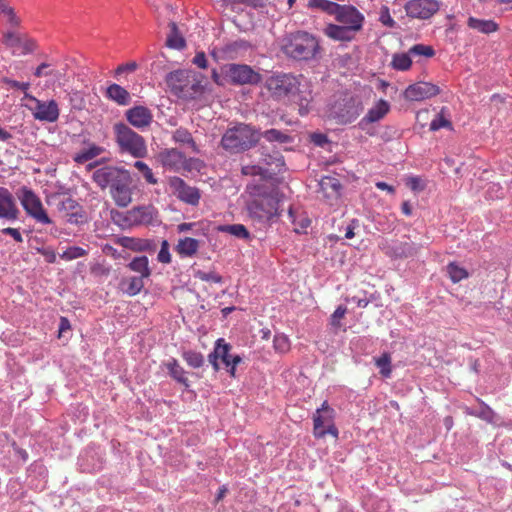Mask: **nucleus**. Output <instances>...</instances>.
I'll return each instance as SVG.
<instances>
[{
	"label": "nucleus",
	"instance_id": "nucleus-1",
	"mask_svg": "<svg viewBox=\"0 0 512 512\" xmlns=\"http://www.w3.org/2000/svg\"><path fill=\"white\" fill-rule=\"evenodd\" d=\"M247 211L249 217L262 225L278 220L281 195L275 185L265 179L254 180L246 186Z\"/></svg>",
	"mask_w": 512,
	"mask_h": 512
},
{
	"label": "nucleus",
	"instance_id": "nucleus-2",
	"mask_svg": "<svg viewBox=\"0 0 512 512\" xmlns=\"http://www.w3.org/2000/svg\"><path fill=\"white\" fill-rule=\"evenodd\" d=\"M265 87L275 99L289 98L296 102L301 115L308 112L312 101V91L309 82L303 75L275 74L266 80Z\"/></svg>",
	"mask_w": 512,
	"mask_h": 512
},
{
	"label": "nucleus",
	"instance_id": "nucleus-3",
	"mask_svg": "<svg viewBox=\"0 0 512 512\" xmlns=\"http://www.w3.org/2000/svg\"><path fill=\"white\" fill-rule=\"evenodd\" d=\"M92 179L100 188H110V195L118 207H127L132 202V177L128 170L105 166L94 171Z\"/></svg>",
	"mask_w": 512,
	"mask_h": 512
},
{
	"label": "nucleus",
	"instance_id": "nucleus-4",
	"mask_svg": "<svg viewBox=\"0 0 512 512\" xmlns=\"http://www.w3.org/2000/svg\"><path fill=\"white\" fill-rule=\"evenodd\" d=\"M165 82L169 91L185 102L198 100L204 93L202 76L193 70L172 71L167 74Z\"/></svg>",
	"mask_w": 512,
	"mask_h": 512
},
{
	"label": "nucleus",
	"instance_id": "nucleus-5",
	"mask_svg": "<svg viewBox=\"0 0 512 512\" xmlns=\"http://www.w3.org/2000/svg\"><path fill=\"white\" fill-rule=\"evenodd\" d=\"M281 48L285 55L298 61L315 58L321 49L318 39L306 31L287 34L283 38Z\"/></svg>",
	"mask_w": 512,
	"mask_h": 512
},
{
	"label": "nucleus",
	"instance_id": "nucleus-6",
	"mask_svg": "<svg viewBox=\"0 0 512 512\" xmlns=\"http://www.w3.org/2000/svg\"><path fill=\"white\" fill-rule=\"evenodd\" d=\"M115 142L121 153H127L134 158H143L148 153L146 141L143 136L134 131L123 122L113 126Z\"/></svg>",
	"mask_w": 512,
	"mask_h": 512
},
{
	"label": "nucleus",
	"instance_id": "nucleus-7",
	"mask_svg": "<svg viewBox=\"0 0 512 512\" xmlns=\"http://www.w3.org/2000/svg\"><path fill=\"white\" fill-rule=\"evenodd\" d=\"M259 140V132L245 124H239L233 129L226 130V150L244 151L251 148Z\"/></svg>",
	"mask_w": 512,
	"mask_h": 512
},
{
	"label": "nucleus",
	"instance_id": "nucleus-8",
	"mask_svg": "<svg viewBox=\"0 0 512 512\" xmlns=\"http://www.w3.org/2000/svg\"><path fill=\"white\" fill-rule=\"evenodd\" d=\"M17 196L27 215L32 217L38 223L51 224L52 221L47 215L41 199L36 195L34 191L24 186L18 190Z\"/></svg>",
	"mask_w": 512,
	"mask_h": 512
},
{
	"label": "nucleus",
	"instance_id": "nucleus-9",
	"mask_svg": "<svg viewBox=\"0 0 512 512\" xmlns=\"http://www.w3.org/2000/svg\"><path fill=\"white\" fill-rule=\"evenodd\" d=\"M57 212L70 224H82L86 221L83 207L72 197L64 195L52 196Z\"/></svg>",
	"mask_w": 512,
	"mask_h": 512
},
{
	"label": "nucleus",
	"instance_id": "nucleus-10",
	"mask_svg": "<svg viewBox=\"0 0 512 512\" xmlns=\"http://www.w3.org/2000/svg\"><path fill=\"white\" fill-rule=\"evenodd\" d=\"M335 410L324 401L313 415V434L316 438H323L327 434L338 436V429L334 425Z\"/></svg>",
	"mask_w": 512,
	"mask_h": 512
},
{
	"label": "nucleus",
	"instance_id": "nucleus-11",
	"mask_svg": "<svg viewBox=\"0 0 512 512\" xmlns=\"http://www.w3.org/2000/svg\"><path fill=\"white\" fill-rule=\"evenodd\" d=\"M168 186L180 201L196 206L200 201V191L196 187L189 186L182 178L177 176L169 177Z\"/></svg>",
	"mask_w": 512,
	"mask_h": 512
},
{
	"label": "nucleus",
	"instance_id": "nucleus-12",
	"mask_svg": "<svg viewBox=\"0 0 512 512\" xmlns=\"http://www.w3.org/2000/svg\"><path fill=\"white\" fill-rule=\"evenodd\" d=\"M440 9L438 0H409L404 5L408 17L413 19H429Z\"/></svg>",
	"mask_w": 512,
	"mask_h": 512
},
{
	"label": "nucleus",
	"instance_id": "nucleus-13",
	"mask_svg": "<svg viewBox=\"0 0 512 512\" xmlns=\"http://www.w3.org/2000/svg\"><path fill=\"white\" fill-rule=\"evenodd\" d=\"M226 73L237 85H256L261 81V75L246 64H230Z\"/></svg>",
	"mask_w": 512,
	"mask_h": 512
},
{
	"label": "nucleus",
	"instance_id": "nucleus-14",
	"mask_svg": "<svg viewBox=\"0 0 512 512\" xmlns=\"http://www.w3.org/2000/svg\"><path fill=\"white\" fill-rule=\"evenodd\" d=\"M26 99H29L35 104V106L31 108L35 119L46 122H55L58 120L60 113L55 100L44 102L29 93H26Z\"/></svg>",
	"mask_w": 512,
	"mask_h": 512
},
{
	"label": "nucleus",
	"instance_id": "nucleus-15",
	"mask_svg": "<svg viewBox=\"0 0 512 512\" xmlns=\"http://www.w3.org/2000/svg\"><path fill=\"white\" fill-rule=\"evenodd\" d=\"M335 20L356 33L363 27L364 15L352 5H340Z\"/></svg>",
	"mask_w": 512,
	"mask_h": 512
},
{
	"label": "nucleus",
	"instance_id": "nucleus-16",
	"mask_svg": "<svg viewBox=\"0 0 512 512\" xmlns=\"http://www.w3.org/2000/svg\"><path fill=\"white\" fill-rule=\"evenodd\" d=\"M157 161L166 169L174 172L189 170L185 155L176 148H165L157 154Z\"/></svg>",
	"mask_w": 512,
	"mask_h": 512
},
{
	"label": "nucleus",
	"instance_id": "nucleus-17",
	"mask_svg": "<svg viewBox=\"0 0 512 512\" xmlns=\"http://www.w3.org/2000/svg\"><path fill=\"white\" fill-rule=\"evenodd\" d=\"M3 43L12 49L14 55H26L35 51L37 45L34 40L23 37L14 31L4 34Z\"/></svg>",
	"mask_w": 512,
	"mask_h": 512
},
{
	"label": "nucleus",
	"instance_id": "nucleus-18",
	"mask_svg": "<svg viewBox=\"0 0 512 512\" xmlns=\"http://www.w3.org/2000/svg\"><path fill=\"white\" fill-rule=\"evenodd\" d=\"M439 86L430 82H417L409 85L404 91V98L409 101H423L440 94Z\"/></svg>",
	"mask_w": 512,
	"mask_h": 512
},
{
	"label": "nucleus",
	"instance_id": "nucleus-19",
	"mask_svg": "<svg viewBox=\"0 0 512 512\" xmlns=\"http://www.w3.org/2000/svg\"><path fill=\"white\" fill-rule=\"evenodd\" d=\"M125 118L128 123L140 131H144L153 122V114L150 109L145 106H134L125 112Z\"/></svg>",
	"mask_w": 512,
	"mask_h": 512
},
{
	"label": "nucleus",
	"instance_id": "nucleus-20",
	"mask_svg": "<svg viewBox=\"0 0 512 512\" xmlns=\"http://www.w3.org/2000/svg\"><path fill=\"white\" fill-rule=\"evenodd\" d=\"M158 211L152 205L136 206L127 211L126 219L131 225H150L157 220Z\"/></svg>",
	"mask_w": 512,
	"mask_h": 512
},
{
	"label": "nucleus",
	"instance_id": "nucleus-21",
	"mask_svg": "<svg viewBox=\"0 0 512 512\" xmlns=\"http://www.w3.org/2000/svg\"><path fill=\"white\" fill-rule=\"evenodd\" d=\"M199 248V240L191 237H184L178 240L174 250L180 258H192L198 253Z\"/></svg>",
	"mask_w": 512,
	"mask_h": 512
},
{
	"label": "nucleus",
	"instance_id": "nucleus-22",
	"mask_svg": "<svg viewBox=\"0 0 512 512\" xmlns=\"http://www.w3.org/2000/svg\"><path fill=\"white\" fill-rule=\"evenodd\" d=\"M390 111V105L386 100L380 99L360 121V125L375 123L383 119Z\"/></svg>",
	"mask_w": 512,
	"mask_h": 512
},
{
	"label": "nucleus",
	"instance_id": "nucleus-23",
	"mask_svg": "<svg viewBox=\"0 0 512 512\" xmlns=\"http://www.w3.org/2000/svg\"><path fill=\"white\" fill-rule=\"evenodd\" d=\"M229 349L230 345L226 343V372H228L231 377L236 378L244 372L246 365L239 355L229 354Z\"/></svg>",
	"mask_w": 512,
	"mask_h": 512
},
{
	"label": "nucleus",
	"instance_id": "nucleus-24",
	"mask_svg": "<svg viewBox=\"0 0 512 512\" xmlns=\"http://www.w3.org/2000/svg\"><path fill=\"white\" fill-rule=\"evenodd\" d=\"M106 97L120 106L128 105L131 100L129 92L124 87L116 83L110 84L107 87Z\"/></svg>",
	"mask_w": 512,
	"mask_h": 512
},
{
	"label": "nucleus",
	"instance_id": "nucleus-25",
	"mask_svg": "<svg viewBox=\"0 0 512 512\" xmlns=\"http://www.w3.org/2000/svg\"><path fill=\"white\" fill-rule=\"evenodd\" d=\"M324 34L330 39L336 41H351L355 33L343 25L328 24L324 29Z\"/></svg>",
	"mask_w": 512,
	"mask_h": 512
},
{
	"label": "nucleus",
	"instance_id": "nucleus-26",
	"mask_svg": "<svg viewBox=\"0 0 512 512\" xmlns=\"http://www.w3.org/2000/svg\"><path fill=\"white\" fill-rule=\"evenodd\" d=\"M119 287L128 296H136L144 287V279L138 276L125 277L121 280Z\"/></svg>",
	"mask_w": 512,
	"mask_h": 512
},
{
	"label": "nucleus",
	"instance_id": "nucleus-27",
	"mask_svg": "<svg viewBox=\"0 0 512 512\" xmlns=\"http://www.w3.org/2000/svg\"><path fill=\"white\" fill-rule=\"evenodd\" d=\"M6 194L0 198V218L14 220L18 216V209L12 195L6 190Z\"/></svg>",
	"mask_w": 512,
	"mask_h": 512
},
{
	"label": "nucleus",
	"instance_id": "nucleus-28",
	"mask_svg": "<svg viewBox=\"0 0 512 512\" xmlns=\"http://www.w3.org/2000/svg\"><path fill=\"white\" fill-rule=\"evenodd\" d=\"M344 106L345 110L338 114L339 122L342 124L353 122L362 111L361 105L352 99L347 101Z\"/></svg>",
	"mask_w": 512,
	"mask_h": 512
},
{
	"label": "nucleus",
	"instance_id": "nucleus-29",
	"mask_svg": "<svg viewBox=\"0 0 512 512\" xmlns=\"http://www.w3.org/2000/svg\"><path fill=\"white\" fill-rule=\"evenodd\" d=\"M467 25L469 28L474 29L483 34H490L496 32L499 29V26L495 21L478 19L475 17H469Z\"/></svg>",
	"mask_w": 512,
	"mask_h": 512
},
{
	"label": "nucleus",
	"instance_id": "nucleus-30",
	"mask_svg": "<svg viewBox=\"0 0 512 512\" xmlns=\"http://www.w3.org/2000/svg\"><path fill=\"white\" fill-rule=\"evenodd\" d=\"M260 139L263 138L269 143L288 144L293 141V138L286 132L272 128L264 132H259Z\"/></svg>",
	"mask_w": 512,
	"mask_h": 512
},
{
	"label": "nucleus",
	"instance_id": "nucleus-31",
	"mask_svg": "<svg viewBox=\"0 0 512 512\" xmlns=\"http://www.w3.org/2000/svg\"><path fill=\"white\" fill-rule=\"evenodd\" d=\"M172 139L176 143L188 146L194 153L199 152L198 147L192 137V134L186 128L180 127L176 129L172 134Z\"/></svg>",
	"mask_w": 512,
	"mask_h": 512
},
{
	"label": "nucleus",
	"instance_id": "nucleus-32",
	"mask_svg": "<svg viewBox=\"0 0 512 512\" xmlns=\"http://www.w3.org/2000/svg\"><path fill=\"white\" fill-rule=\"evenodd\" d=\"M128 268L136 273H139L143 279L151 276V269L149 267V260L147 256L135 257L129 264Z\"/></svg>",
	"mask_w": 512,
	"mask_h": 512
},
{
	"label": "nucleus",
	"instance_id": "nucleus-33",
	"mask_svg": "<svg viewBox=\"0 0 512 512\" xmlns=\"http://www.w3.org/2000/svg\"><path fill=\"white\" fill-rule=\"evenodd\" d=\"M391 67L397 71H407L412 66V58L409 51L406 53H395L392 55Z\"/></svg>",
	"mask_w": 512,
	"mask_h": 512
},
{
	"label": "nucleus",
	"instance_id": "nucleus-34",
	"mask_svg": "<svg viewBox=\"0 0 512 512\" xmlns=\"http://www.w3.org/2000/svg\"><path fill=\"white\" fill-rule=\"evenodd\" d=\"M170 32L166 39V45L170 48L181 49L185 46V40L181 36L175 22L169 23Z\"/></svg>",
	"mask_w": 512,
	"mask_h": 512
},
{
	"label": "nucleus",
	"instance_id": "nucleus-35",
	"mask_svg": "<svg viewBox=\"0 0 512 512\" xmlns=\"http://www.w3.org/2000/svg\"><path fill=\"white\" fill-rule=\"evenodd\" d=\"M115 242L120 246L135 252L143 251L146 248L143 240L134 237L122 236L117 238Z\"/></svg>",
	"mask_w": 512,
	"mask_h": 512
},
{
	"label": "nucleus",
	"instance_id": "nucleus-36",
	"mask_svg": "<svg viewBox=\"0 0 512 512\" xmlns=\"http://www.w3.org/2000/svg\"><path fill=\"white\" fill-rule=\"evenodd\" d=\"M103 152V148L93 144L88 149H84L77 153L74 156V161L78 164H83L97 156H99Z\"/></svg>",
	"mask_w": 512,
	"mask_h": 512
},
{
	"label": "nucleus",
	"instance_id": "nucleus-37",
	"mask_svg": "<svg viewBox=\"0 0 512 512\" xmlns=\"http://www.w3.org/2000/svg\"><path fill=\"white\" fill-rule=\"evenodd\" d=\"M170 375L179 383L188 386V379L185 377L184 369L179 365L176 359H172L166 364Z\"/></svg>",
	"mask_w": 512,
	"mask_h": 512
},
{
	"label": "nucleus",
	"instance_id": "nucleus-38",
	"mask_svg": "<svg viewBox=\"0 0 512 512\" xmlns=\"http://www.w3.org/2000/svg\"><path fill=\"white\" fill-rule=\"evenodd\" d=\"M309 6L313 8H318L321 11L336 16L340 4L328 0H309Z\"/></svg>",
	"mask_w": 512,
	"mask_h": 512
},
{
	"label": "nucleus",
	"instance_id": "nucleus-39",
	"mask_svg": "<svg viewBox=\"0 0 512 512\" xmlns=\"http://www.w3.org/2000/svg\"><path fill=\"white\" fill-rule=\"evenodd\" d=\"M447 273L453 283H458L461 280L468 278L469 276L465 268L460 267L454 262H451L447 265Z\"/></svg>",
	"mask_w": 512,
	"mask_h": 512
},
{
	"label": "nucleus",
	"instance_id": "nucleus-40",
	"mask_svg": "<svg viewBox=\"0 0 512 512\" xmlns=\"http://www.w3.org/2000/svg\"><path fill=\"white\" fill-rule=\"evenodd\" d=\"M273 348L275 352L285 354L290 351L291 343L289 338L282 333H278L273 338Z\"/></svg>",
	"mask_w": 512,
	"mask_h": 512
},
{
	"label": "nucleus",
	"instance_id": "nucleus-41",
	"mask_svg": "<svg viewBox=\"0 0 512 512\" xmlns=\"http://www.w3.org/2000/svg\"><path fill=\"white\" fill-rule=\"evenodd\" d=\"M218 359L224 362V339L222 338L216 341L215 350L209 355V362L212 364L216 371H218L220 368Z\"/></svg>",
	"mask_w": 512,
	"mask_h": 512
},
{
	"label": "nucleus",
	"instance_id": "nucleus-42",
	"mask_svg": "<svg viewBox=\"0 0 512 512\" xmlns=\"http://www.w3.org/2000/svg\"><path fill=\"white\" fill-rule=\"evenodd\" d=\"M376 366L380 369V374L385 377L389 378L392 373L391 368V356L388 353L382 354L381 357L375 359Z\"/></svg>",
	"mask_w": 512,
	"mask_h": 512
},
{
	"label": "nucleus",
	"instance_id": "nucleus-43",
	"mask_svg": "<svg viewBox=\"0 0 512 512\" xmlns=\"http://www.w3.org/2000/svg\"><path fill=\"white\" fill-rule=\"evenodd\" d=\"M410 56L412 57H426L431 58L435 55V51L432 46L424 44L413 45L409 50Z\"/></svg>",
	"mask_w": 512,
	"mask_h": 512
},
{
	"label": "nucleus",
	"instance_id": "nucleus-44",
	"mask_svg": "<svg viewBox=\"0 0 512 512\" xmlns=\"http://www.w3.org/2000/svg\"><path fill=\"white\" fill-rule=\"evenodd\" d=\"M134 167L142 173L145 181L148 184L155 185L158 183L157 178L154 176L152 169L143 161H136Z\"/></svg>",
	"mask_w": 512,
	"mask_h": 512
},
{
	"label": "nucleus",
	"instance_id": "nucleus-45",
	"mask_svg": "<svg viewBox=\"0 0 512 512\" xmlns=\"http://www.w3.org/2000/svg\"><path fill=\"white\" fill-rule=\"evenodd\" d=\"M88 254V251L79 246H72L67 248L61 255V259L65 261H71L77 258L84 257Z\"/></svg>",
	"mask_w": 512,
	"mask_h": 512
},
{
	"label": "nucleus",
	"instance_id": "nucleus-46",
	"mask_svg": "<svg viewBox=\"0 0 512 512\" xmlns=\"http://www.w3.org/2000/svg\"><path fill=\"white\" fill-rule=\"evenodd\" d=\"M183 359L186 361V363L193 367V368H199L203 365L204 359L201 353L195 352V351H186L183 353Z\"/></svg>",
	"mask_w": 512,
	"mask_h": 512
},
{
	"label": "nucleus",
	"instance_id": "nucleus-47",
	"mask_svg": "<svg viewBox=\"0 0 512 512\" xmlns=\"http://www.w3.org/2000/svg\"><path fill=\"white\" fill-rule=\"evenodd\" d=\"M226 233H229L239 239H248L250 234L242 224L226 225Z\"/></svg>",
	"mask_w": 512,
	"mask_h": 512
},
{
	"label": "nucleus",
	"instance_id": "nucleus-48",
	"mask_svg": "<svg viewBox=\"0 0 512 512\" xmlns=\"http://www.w3.org/2000/svg\"><path fill=\"white\" fill-rule=\"evenodd\" d=\"M443 111L444 109L431 121L430 130L437 131L441 128H452V123L445 118Z\"/></svg>",
	"mask_w": 512,
	"mask_h": 512
},
{
	"label": "nucleus",
	"instance_id": "nucleus-49",
	"mask_svg": "<svg viewBox=\"0 0 512 512\" xmlns=\"http://www.w3.org/2000/svg\"><path fill=\"white\" fill-rule=\"evenodd\" d=\"M157 259L159 262L165 264H169L171 262V254L169 251V243L167 240L162 241L160 251L157 255Z\"/></svg>",
	"mask_w": 512,
	"mask_h": 512
},
{
	"label": "nucleus",
	"instance_id": "nucleus-50",
	"mask_svg": "<svg viewBox=\"0 0 512 512\" xmlns=\"http://www.w3.org/2000/svg\"><path fill=\"white\" fill-rule=\"evenodd\" d=\"M347 312L346 307L338 306L334 313L331 315L330 324L334 327H340V320L344 318Z\"/></svg>",
	"mask_w": 512,
	"mask_h": 512
},
{
	"label": "nucleus",
	"instance_id": "nucleus-51",
	"mask_svg": "<svg viewBox=\"0 0 512 512\" xmlns=\"http://www.w3.org/2000/svg\"><path fill=\"white\" fill-rule=\"evenodd\" d=\"M264 169L258 165H247L242 167V174L244 175H260L262 176L264 174Z\"/></svg>",
	"mask_w": 512,
	"mask_h": 512
},
{
	"label": "nucleus",
	"instance_id": "nucleus-52",
	"mask_svg": "<svg viewBox=\"0 0 512 512\" xmlns=\"http://www.w3.org/2000/svg\"><path fill=\"white\" fill-rule=\"evenodd\" d=\"M70 102L72 107L76 110H81L84 108V99L79 92L70 94Z\"/></svg>",
	"mask_w": 512,
	"mask_h": 512
},
{
	"label": "nucleus",
	"instance_id": "nucleus-53",
	"mask_svg": "<svg viewBox=\"0 0 512 512\" xmlns=\"http://www.w3.org/2000/svg\"><path fill=\"white\" fill-rule=\"evenodd\" d=\"M5 83L7 85H9L11 88H16V89L22 90L25 95H26V93H28L27 91L30 87V83H28V82H19V81L11 80V79H5Z\"/></svg>",
	"mask_w": 512,
	"mask_h": 512
},
{
	"label": "nucleus",
	"instance_id": "nucleus-54",
	"mask_svg": "<svg viewBox=\"0 0 512 512\" xmlns=\"http://www.w3.org/2000/svg\"><path fill=\"white\" fill-rule=\"evenodd\" d=\"M380 21L388 27H393L395 25V21L390 16L388 7L382 8L380 13Z\"/></svg>",
	"mask_w": 512,
	"mask_h": 512
},
{
	"label": "nucleus",
	"instance_id": "nucleus-55",
	"mask_svg": "<svg viewBox=\"0 0 512 512\" xmlns=\"http://www.w3.org/2000/svg\"><path fill=\"white\" fill-rule=\"evenodd\" d=\"M193 64L198 66L199 68H206L207 67V58L204 52H198L194 58H193Z\"/></svg>",
	"mask_w": 512,
	"mask_h": 512
},
{
	"label": "nucleus",
	"instance_id": "nucleus-56",
	"mask_svg": "<svg viewBox=\"0 0 512 512\" xmlns=\"http://www.w3.org/2000/svg\"><path fill=\"white\" fill-rule=\"evenodd\" d=\"M4 234L10 235L16 242L21 243L23 242V237L20 233V231L16 228H5L2 231Z\"/></svg>",
	"mask_w": 512,
	"mask_h": 512
},
{
	"label": "nucleus",
	"instance_id": "nucleus-57",
	"mask_svg": "<svg viewBox=\"0 0 512 512\" xmlns=\"http://www.w3.org/2000/svg\"><path fill=\"white\" fill-rule=\"evenodd\" d=\"M49 66H50V65H49V64H47V63H42V64H40V65L36 68V70H35V72H34V75H35L36 77H42V76H49V75H52V71H51V70H48Z\"/></svg>",
	"mask_w": 512,
	"mask_h": 512
},
{
	"label": "nucleus",
	"instance_id": "nucleus-58",
	"mask_svg": "<svg viewBox=\"0 0 512 512\" xmlns=\"http://www.w3.org/2000/svg\"><path fill=\"white\" fill-rule=\"evenodd\" d=\"M359 226V221L353 219L350 224L346 227L345 238L352 239L355 236L354 230Z\"/></svg>",
	"mask_w": 512,
	"mask_h": 512
},
{
	"label": "nucleus",
	"instance_id": "nucleus-59",
	"mask_svg": "<svg viewBox=\"0 0 512 512\" xmlns=\"http://www.w3.org/2000/svg\"><path fill=\"white\" fill-rule=\"evenodd\" d=\"M5 15L7 16V19H8V22L12 25V26H18L20 24V20L19 18L16 16L15 12H14V9L11 8L10 10H8Z\"/></svg>",
	"mask_w": 512,
	"mask_h": 512
},
{
	"label": "nucleus",
	"instance_id": "nucleus-60",
	"mask_svg": "<svg viewBox=\"0 0 512 512\" xmlns=\"http://www.w3.org/2000/svg\"><path fill=\"white\" fill-rule=\"evenodd\" d=\"M137 65L135 62L127 63L125 65H120L115 70L116 75H119L123 73L124 71H134L136 69Z\"/></svg>",
	"mask_w": 512,
	"mask_h": 512
},
{
	"label": "nucleus",
	"instance_id": "nucleus-61",
	"mask_svg": "<svg viewBox=\"0 0 512 512\" xmlns=\"http://www.w3.org/2000/svg\"><path fill=\"white\" fill-rule=\"evenodd\" d=\"M70 329H71L70 321L66 317H61L60 323H59V336H61V334L63 332L70 330Z\"/></svg>",
	"mask_w": 512,
	"mask_h": 512
},
{
	"label": "nucleus",
	"instance_id": "nucleus-62",
	"mask_svg": "<svg viewBox=\"0 0 512 512\" xmlns=\"http://www.w3.org/2000/svg\"><path fill=\"white\" fill-rule=\"evenodd\" d=\"M281 158L282 156L280 155L279 152H274L273 155H267L265 158H264V162L267 164V165H271L275 162H278V161H281Z\"/></svg>",
	"mask_w": 512,
	"mask_h": 512
},
{
	"label": "nucleus",
	"instance_id": "nucleus-63",
	"mask_svg": "<svg viewBox=\"0 0 512 512\" xmlns=\"http://www.w3.org/2000/svg\"><path fill=\"white\" fill-rule=\"evenodd\" d=\"M375 186L378 189L385 190V191H387L390 194H394L395 193L394 187L389 185V184H387L386 182H382V181L376 182Z\"/></svg>",
	"mask_w": 512,
	"mask_h": 512
},
{
	"label": "nucleus",
	"instance_id": "nucleus-64",
	"mask_svg": "<svg viewBox=\"0 0 512 512\" xmlns=\"http://www.w3.org/2000/svg\"><path fill=\"white\" fill-rule=\"evenodd\" d=\"M195 226V223H181L177 226L178 232H187Z\"/></svg>",
	"mask_w": 512,
	"mask_h": 512
}]
</instances>
